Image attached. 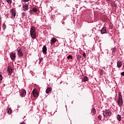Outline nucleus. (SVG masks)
I'll use <instances>...</instances> for the list:
<instances>
[{
  "mask_svg": "<svg viewBox=\"0 0 124 124\" xmlns=\"http://www.w3.org/2000/svg\"><path fill=\"white\" fill-rule=\"evenodd\" d=\"M106 28L103 27L101 30V34H104V33H106Z\"/></svg>",
  "mask_w": 124,
  "mask_h": 124,
  "instance_id": "nucleus-12",
  "label": "nucleus"
},
{
  "mask_svg": "<svg viewBox=\"0 0 124 124\" xmlns=\"http://www.w3.org/2000/svg\"><path fill=\"white\" fill-rule=\"evenodd\" d=\"M7 2H8V3H9V4H10L11 3H12V0H6Z\"/></svg>",
  "mask_w": 124,
  "mask_h": 124,
  "instance_id": "nucleus-23",
  "label": "nucleus"
},
{
  "mask_svg": "<svg viewBox=\"0 0 124 124\" xmlns=\"http://www.w3.org/2000/svg\"><path fill=\"white\" fill-rule=\"evenodd\" d=\"M118 100H123V97H122V93L121 92L119 93V98Z\"/></svg>",
  "mask_w": 124,
  "mask_h": 124,
  "instance_id": "nucleus-18",
  "label": "nucleus"
},
{
  "mask_svg": "<svg viewBox=\"0 0 124 124\" xmlns=\"http://www.w3.org/2000/svg\"><path fill=\"white\" fill-rule=\"evenodd\" d=\"M7 112L9 115H11L12 113V109L11 108H8L7 109Z\"/></svg>",
  "mask_w": 124,
  "mask_h": 124,
  "instance_id": "nucleus-16",
  "label": "nucleus"
},
{
  "mask_svg": "<svg viewBox=\"0 0 124 124\" xmlns=\"http://www.w3.org/2000/svg\"><path fill=\"white\" fill-rule=\"evenodd\" d=\"M29 1H30V0H23L24 2H28Z\"/></svg>",
  "mask_w": 124,
  "mask_h": 124,
  "instance_id": "nucleus-31",
  "label": "nucleus"
},
{
  "mask_svg": "<svg viewBox=\"0 0 124 124\" xmlns=\"http://www.w3.org/2000/svg\"><path fill=\"white\" fill-rule=\"evenodd\" d=\"M32 94L34 96V97H37L39 93H38V91L36 89H34L32 92Z\"/></svg>",
  "mask_w": 124,
  "mask_h": 124,
  "instance_id": "nucleus-5",
  "label": "nucleus"
},
{
  "mask_svg": "<svg viewBox=\"0 0 124 124\" xmlns=\"http://www.w3.org/2000/svg\"><path fill=\"white\" fill-rule=\"evenodd\" d=\"M11 14L12 15V19H14L16 16V10L15 9H12L11 11Z\"/></svg>",
  "mask_w": 124,
  "mask_h": 124,
  "instance_id": "nucleus-4",
  "label": "nucleus"
},
{
  "mask_svg": "<svg viewBox=\"0 0 124 124\" xmlns=\"http://www.w3.org/2000/svg\"><path fill=\"white\" fill-rule=\"evenodd\" d=\"M39 61H40V62H43V58H39Z\"/></svg>",
  "mask_w": 124,
  "mask_h": 124,
  "instance_id": "nucleus-29",
  "label": "nucleus"
},
{
  "mask_svg": "<svg viewBox=\"0 0 124 124\" xmlns=\"http://www.w3.org/2000/svg\"><path fill=\"white\" fill-rule=\"evenodd\" d=\"M21 16L22 17V18H24V17H25V13H22L21 14Z\"/></svg>",
  "mask_w": 124,
  "mask_h": 124,
  "instance_id": "nucleus-27",
  "label": "nucleus"
},
{
  "mask_svg": "<svg viewBox=\"0 0 124 124\" xmlns=\"http://www.w3.org/2000/svg\"><path fill=\"white\" fill-rule=\"evenodd\" d=\"M7 71L9 74H12V68L11 67V66H9L8 67Z\"/></svg>",
  "mask_w": 124,
  "mask_h": 124,
  "instance_id": "nucleus-11",
  "label": "nucleus"
},
{
  "mask_svg": "<svg viewBox=\"0 0 124 124\" xmlns=\"http://www.w3.org/2000/svg\"><path fill=\"white\" fill-rule=\"evenodd\" d=\"M10 56L12 61H15V59L16 58V54H15V53L11 52Z\"/></svg>",
  "mask_w": 124,
  "mask_h": 124,
  "instance_id": "nucleus-6",
  "label": "nucleus"
},
{
  "mask_svg": "<svg viewBox=\"0 0 124 124\" xmlns=\"http://www.w3.org/2000/svg\"><path fill=\"white\" fill-rule=\"evenodd\" d=\"M98 120H101V117H100V115H99L98 116Z\"/></svg>",
  "mask_w": 124,
  "mask_h": 124,
  "instance_id": "nucleus-33",
  "label": "nucleus"
},
{
  "mask_svg": "<svg viewBox=\"0 0 124 124\" xmlns=\"http://www.w3.org/2000/svg\"><path fill=\"white\" fill-rule=\"evenodd\" d=\"M103 73H104L103 70H100V74L101 75H103Z\"/></svg>",
  "mask_w": 124,
  "mask_h": 124,
  "instance_id": "nucleus-28",
  "label": "nucleus"
},
{
  "mask_svg": "<svg viewBox=\"0 0 124 124\" xmlns=\"http://www.w3.org/2000/svg\"><path fill=\"white\" fill-rule=\"evenodd\" d=\"M32 10H33V12H34L35 13H36V12H37V11H38V9H37V8H36V7H33V8H32Z\"/></svg>",
  "mask_w": 124,
  "mask_h": 124,
  "instance_id": "nucleus-21",
  "label": "nucleus"
},
{
  "mask_svg": "<svg viewBox=\"0 0 124 124\" xmlns=\"http://www.w3.org/2000/svg\"><path fill=\"white\" fill-rule=\"evenodd\" d=\"M103 114L104 118H106V117H108V116H109V117H110L111 113V112H110V110L106 109L105 111H104Z\"/></svg>",
  "mask_w": 124,
  "mask_h": 124,
  "instance_id": "nucleus-2",
  "label": "nucleus"
},
{
  "mask_svg": "<svg viewBox=\"0 0 124 124\" xmlns=\"http://www.w3.org/2000/svg\"><path fill=\"white\" fill-rule=\"evenodd\" d=\"M117 120L119 122H121V121H122V117L121 116V115H120L119 114L117 115Z\"/></svg>",
  "mask_w": 124,
  "mask_h": 124,
  "instance_id": "nucleus-20",
  "label": "nucleus"
},
{
  "mask_svg": "<svg viewBox=\"0 0 124 124\" xmlns=\"http://www.w3.org/2000/svg\"><path fill=\"white\" fill-rule=\"evenodd\" d=\"M118 104L119 106L123 105V100H118Z\"/></svg>",
  "mask_w": 124,
  "mask_h": 124,
  "instance_id": "nucleus-15",
  "label": "nucleus"
},
{
  "mask_svg": "<svg viewBox=\"0 0 124 124\" xmlns=\"http://www.w3.org/2000/svg\"><path fill=\"white\" fill-rule=\"evenodd\" d=\"M121 75H122V76H124V72H122Z\"/></svg>",
  "mask_w": 124,
  "mask_h": 124,
  "instance_id": "nucleus-32",
  "label": "nucleus"
},
{
  "mask_svg": "<svg viewBox=\"0 0 124 124\" xmlns=\"http://www.w3.org/2000/svg\"><path fill=\"white\" fill-rule=\"evenodd\" d=\"M108 0V1H110V0Z\"/></svg>",
  "mask_w": 124,
  "mask_h": 124,
  "instance_id": "nucleus-37",
  "label": "nucleus"
},
{
  "mask_svg": "<svg viewBox=\"0 0 124 124\" xmlns=\"http://www.w3.org/2000/svg\"><path fill=\"white\" fill-rule=\"evenodd\" d=\"M81 56H80V55H78V56H77V60H78V61L79 62H80V60H81Z\"/></svg>",
  "mask_w": 124,
  "mask_h": 124,
  "instance_id": "nucleus-22",
  "label": "nucleus"
},
{
  "mask_svg": "<svg viewBox=\"0 0 124 124\" xmlns=\"http://www.w3.org/2000/svg\"><path fill=\"white\" fill-rule=\"evenodd\" d=\"M86 53H83V57H84V58H86Z\"/></svg>",
  "mask_w": 124,
  "mask_h": 124,
  "instance_id": "nucleus-30",
  "label": "nucleus"
},
{
  "mask_svg": "<svg viewBox=\"0 0 124 124\" xmlns=\"http://www.w3.org/2000/svg\"><path fill=\"white\" fill-rule=\"evenodd\" d=\"M3 30H5L6 29V25H5V24H3V27H2Z\"/></svg>",
  "mask_w": 124,
  "mask_h": 124,
  "instance_id": "nucleus-24",
  "label": "nucleus"
},
{
  "mask_svg": "<svg viewBox=\"0 0 124 124\" xmlns=\"http://www.w3.org/2000/svg\"><path fill=\"white\" fill-rule=\"evenodd\" d=\"M22 8H23V10L24 11L29 10V5L27 4H23Z\"/></svg>",
  "mask_w": 124,
  "mask_h": 124,
  "instance_id": "nucleus-7",
  "label": "nucleus"
},
{
  "mask_svg": "<svg viewBox=\"0 0 124 124\" xmlns=\"http://www.w3.org/2000/svg\"><path fill=\"white\" fill-rule=\"evenodd\" d=\"M29 13L31 15V14H33V10H30L29 11Z\"/></svg>",
  "mask_w": 124,
  "mask_h": 124,
  "instance_id": "nucleus-26",
  "label": "nucleus"
},
{
  "mask_svg": "<svg viewBox=\"0 0 124 124\" xmlns=\"http://www.w3.org/2000/svg\"><path fill=\"white\" fill-rule=\"evenodd\" d=\"M115 51V49H113V52Z\"/></svg>",
  "mask_w": 124,
  "mask_h": 124,
  "instance_id": "nucleus-36",
  "label": "nucleus"
},
{
  "mask_svg": "<svg viewBox=\"0 0 124 124\" xmlns=\"http://www.w3.org/2000/svg\"><path fill=\"white\" fill-rule=\"evenodd\" d=\"M17 51L18 57H23L24 55V50H23V48L17 49Z\"/></svg>",
  "mask_w": 124,
  "mask_h": 124,
  "instance_id": "nucleus-3",
  "label": "nucleus"
},
{
  "mask_svg": "<svg viewBox=\"0 0 124 124\" xmlns=\"http://www.w3.org/2000/svg\"><path fill=\"white\" fill-rule=\"evenodd\" d=\"M0 78H0V80H2V76L1 75L0 76Z\"/></svg>",
  "mask_w": 124,
  "mask_h": 124,
  "instance_id": "nucleus-34",
  "label": "nucleus"
},
{
  "mask_svg": "<svg viewBox=\"0 0 124 124\" xmlns=\"http://www.w3.org/2000/svg\"><path fill=\"white\" fill-rule=\"evenodd\" d=\"M88 77H84L83 78H82V82H87V81H88Z\"/></svg>",
  "mask_w": 124,
  "mask_h": 124,
  "instance_id": "nucleus-19",
  "label": "nucleus"
},
{
  "mask_svg": "<svg viewBox=\"0 0 124 124\" xmlns=\"http://www.w3.org/2000/svg\"><path fill=\"white\" fill-rule=\"evenodd\" d=\"M57 42V39L55 37L52 38L50 40V44L53 45V44H55Z\"/></svg>",
  "mask_w": 124,
  "mask_h": 124,
  "instance_id": "nucleus-8",
  "label": "nucleus"
},
{
  "mask_svg": "<svg viewBox=\"0 0 124 124\" xmlns=\"http://www.w3.org/2000/svg\"><path fill=\"white\" fill-rule=\"evenodd\" d=\"M50 91H52V88L51 87L47 88L46 91V93H49Z\"/></svg>",
  "mask_w": 124,
  "mask_h": 124,
  "instance_id": "nucleus-14",
  "label": "nucleus"
},
{
  "mask_svg": "<svg viewBox=\"0 0 124 124\" xmlns=\"http://www.w3.org/2000/svg\"><path fill=\"white\" fill-rule=\"evenodd\" d=\"M20 124H26V123H25V122H22V123H20Z\"/></svg>",
  "mask_w": 124,
  "mask_h": 124,
  "instance_id": "nucleus-35",
  "label": "nucleus"
},
{
  "mask_svg": "<svg viewBox=\"0 0 124 124\" xmlns=\"http://www.w3.org/2000/svg\"><path fill=\"white\" fill-rule=\"evenodd\" d=\"M117 67H118L119 68H120V67H122V62L121 61H118L117 62Z\"/></svg>",
  "mask_w": 124,
  "mask_h": 124,
  "instance_id": "nucleus-13",
  "label": "nucleus"
},
{
  "mask_svg": "<svg viewBox=\"0 0 124 124\" xmlns=\"http://www.w3.org/2000/svg\"><path fill=\"white\" fill-rule=\"evenodd\" d=\"M30 35L32 38L35 39L36 38V30H35V27L32 26L30 29Z\"/></svg>",
  "mask_w": 124,
  "mask_h": 124,
  "instance_id": "nucleus-1",
  "label": "nucleus"
},
{
  "mask_svg": "<svg viewBox=\"0 0 124 124\" xmlns=\"http://www.w3.org/2000/svg\"><path fill=\"white\" fill-rule=\"evenodd\" d=\"M68 60H69V59H71L72 60V55H69L67 56Z\"/></svg>",
  "mask_w": 124,
  "mask_h": 124,
  "instance_id": "nucleus-25",
  "label": "nucleus"
},
{
  "mask_svg": "<svg viewBox=\"0 0 124 124\" xmlns=\"http://www.w3.org/2000/svg\"><path fill=\"white\" fill-rule=\"evenodd\" d=\"M42 50L43 53H44L45 55H46V54H47V47L46 46H44Z\"/></svg>",
  "mask_w": 124,
  "mask_h": 124,
  "instance_id": "nucleus-9",
  "label": "nucleus"
},
{
  "mask_svg": "<svg viewBox=\"0 0 124 124\" xmlns=\"http://www.w3.org/2000/svg\"><path fill=\"white\" fill-rule=\"evenodd\" d=\"M91 112L92 113V115H95V113H96V111L95 110V108H93L92 109Z\"/></svg>",
  "mask_w": 124,
  "mask_h": 124,
  "instance_id": "nucleus-17",
  "label": "nucleus"
},
{
  "mask_svg": "<svg viewBox=\"0 0 124 124\" xmlns=\"http://www.w3.org/2000/svg\"><path fill=\"white\" fill-rule=\"evenodd\" d=\"M26 93H27V92H26V90H22L21 91V97H25Z\"/></svg>",
  "mask_w": 124,
  "mask_h": 124,
  "instance_id": "nucleus-10",
  "label": "nucleus"
}]
</instances>
